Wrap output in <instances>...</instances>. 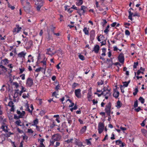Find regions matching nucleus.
<instances>
[{"label": "nucleus", "mask_w": 147, "mask_h": 147, "mask_svg": "<svg viewBox=\"0 0 147 147\" xmlns=\"http://www.w3.org/2000/svg\"><path fill=\"white\" fill-rule=\"evenodd\" d=\"M111 104L110 102H109L106 105L105 109V111L107 115L108 116L110 117L111 113Z\"/></svg>", "instance_id": "f257e3e1"}, {"label": "nucleus", "mask_w": 147, "mask_h": 147, "mask_svg": "<svg viewBox=\"0 0 147 147\" xmlns=\"http://www.w3.org/2000/svg\"><path fill=\"white\" fill-rule=\"evenodd\" d=\"M54 48V47L49 48L46 49V54L51 56H52L56 53L55 51H53Z\"/></svg>", "instance_id": "f03ea898"}, {"label": "nucleus", "mask_w": 147, "mask_h": 147, "mask_svg": "<svg viewBox=\"0 0 147 147\" xmlns=\"http://www.w3.org/2000/svg\"><path fill=\"white\" fill-rule=\"evenodd\" d=\"M33 84V80L31 78H28L26 80V85L28 87L30 88Z\"/></svg>", "instance_id": "7ed1b4c3"}, {"label": "nucleus", "mask_w": 147, "mask_h": 147, "mask_svg": "<svg viewBox=\"0 0 147 147\" xmlns=\"http://www.w3.org/2000/svg\"><path fill=\"white\" fill-rule=\"evenodd\" d=\"M105 128V125L103 123L100 122L98 124V132L99 134H101Z\"/></svg>", "instance_id": "20e7f679"}, {"label": "nucleus", "mask_w": 147, "mask_h": 147, "mask_svg": "<svg viewBox=\"0 0 147 147\" xmlns=\"http://www.w3.org/2000/svg\"><path fill=\"white\" fill-rule=\"evenodd\" d=\"M74 93L75 95L77 98H80L82 97L81 90L79 88L75 90L74 91Z\"/></svg>", "instance_id": "39448f33"}, {"label": "nucleus", "mask_w": 147, "mask_h": 147, "mask_svg": "<svg viewBox=\"0 0 147 147\" xmlns=\"http://www.w3.org/2000/svg\"><path fill=\"white\" fill-rule=\"evenodd\" d=\"M52 139L54 141H59L61 138V135L59 134H55L52 136Z\"/></svg>", "instance_id": "423d86ee"}, {"label": "nucleus", "mask_w": 147, "mask_h": 147, "mask_svg": "<svg viewBox=\"0 0 147 147\" xmlns=\"http://www.w3.org/2000/svg\"><path fill=\"white\" fill-rule=\"evenodd\" d=\"M16 27L15 28L13 31L14 34H15L18 33L22 28L21 27L19 26V25H16Z\"/></svg>", "instance_id": "0eeeda50"}, {"label": "nucleus", "mask_w": 147, "mask_h": 147, "mask_svg": "<svg viewBox=\"0 0 147 147\" xmlns=\"http://www.w3.org/2000/svg\"><path fill=\"white\" fill-rule=\"evenodd\" d=\"M118 59L119 62L121 63H123L124 61V55L123 53H121L118 57Z\"/></svg>", "instance_id": "6e6552de"}, {"label": "nucleus", "mask_w": 147, "mask_h": 147, "mask_svg": "<svg viewBox=\"0 0 147 147\" xmlns=\"http://www.w3.org/2000/svg\"><path fill=\"white\" fill-rule=\"evenodd\" d=\"M95 36V32L94 30H92L90 33V38L91 41H92L94 39Z\"/></svg>", "instance_id": "1a4fd4ad"}, {"label": "nucleus", "mask_w": 147, "mask_h": 147, "mask_svg": "<svg viewBox=\"0 0 147 147\" xmlns=\"http://www.w3.org/2000/svg\"><path fill=\"white\" fill-rule=\"evenodd\" d=\"M33 45V41L32 40H30L26 43V49H30Z\"/></svg>", "instance_id": "9d476101"}, {"label": "nucleus", "mask_w": 147, "mask_h": 147, "mask_svg": "<svg viewBox=\"0 0 147 147\" xmlns=\"http://www.w3.org/2000/svg\"><path fill=\"white\" fill-rule=\"evenodd\" d=\"M27 5L24 6V11L28 13L30 11V9L31 7L30 4V3L28 2H26Z\"/></svg>", "instance_id": "9b49d317"}, {"label": "nucleus", "mask_w": 147, "mask_h": 147, "mask_svg": "<svg viewBox=\"0 0 147 147\" xmlns=\"http://www.w3.org/2000/svg\"><path fill=\"white\" fill-rule=\"evenodd\" d=\"M103 89V90L102 92H104L103 95L105 96H110L111 93L110 90L108 89L107 88H105L104 87Z\"/></svg>", "instance_id": "f8f14e48"}, {"label": "nucleus", "mask_w": 147, "mask_h": 147, "mask_svg": "<svg viewBox=\"0 0 147 147\" xmlns=\"http://www.w3.org/2000/svg\"><path fill=\"white\" fill-rule=\"evenodd\" d=\"M75 144L79 147H81L83 146V144L79 140L76 138L75 139Z\"/></svg>", "instance_id": "ddd939ff"}, {"label": "nucleus", "mask_w": 147, "mask_h": 147, "mask_svg": "<svg viewBox=\"0 0 147 147\" xmlns=\"http://www.w3.org/2000/svg\"><path fill=\"white\" fill-rule=\"evenodd\" d=\"M26 54V53L24 51H22L18 53V57L20 58L23 57L25 58V56Z\"/></svg>", "instance_id": "4468645a"}, {"label": "nucleus", "mask_w": 147, "mask_h": 147, "mask_svg": "<svg viewBox=\"0 0 147 147\" xmlns=\"http://www.w3.org/2000/svg\"><path fill=\"white\" fill-rule=\"evenodd\" d=\"M46 69H45L42 67H40L36 69L35 70V71L36 72H38L40 71H41L42 73L45 74Z\"/></svg>", "instance_id": "2eb2a0df"}, {"label": "nucleus", "mask_w": 147, "mask_h": 147, "mask_svg": "<svg viewBox=\"0 0 147 147\" xmlns=\"http://www.w3.org/2000/svg\"><path fill=\"white\" fill-rule=\"evenodd\" d=\"M56 53H57L58 56L61 57H63L62 51L61 48H59V49L55 51Z\"/></svg>", "instance_id": "dca6fc26"}, {"label": "nucleus", "mask_w": 147, "mask_h": 147, "mask_svg": "<svg viewBox=\"0 0 147 147\" xmlns=\"http://www.w3.org/2000/svg\"><path fill=\"white\" fill-rule=\"evenodd\" d=\"M100 49L99 46L98 45H96L94 46L93 48V51L96 53H98Z\"/></svg>", "instance_id": "f3484780"}, {"label": "nucleus", "mask_w": 147, "mask_h": 147, "mask_svg": "<svg viewBox=\"0 0 147 147\" xmlns=\"http://www.w3.org/2000/svg\"><path fill=\"white\" fill-rule=\"evenodd\" d=\"M92 95L91 90L89 91L87 94V97L88 101H90L92 99Z\"/></svg>", "instance_id": "a211bd4d"}, {"label": "nucleus", "mask_w": 147, "mask_h": 147, "mask_svg": "<svg viewBox=\"0 0 147 147\" xmlns=\"http://www.w3.org/2000/svg\"><path fill=\"white\" fill-rule=\"evenodd\" d=\"M34 59H33V57H32L31 55H30L28 56V60L27 62V63L28 62L30 63L31 61L32 62H34Z\"/></svg>", "instance_id": "6ab92c4d"}, {"label": "nucleus", "mask_w": 147, "mask_h": 147, "mask_svg": "<svg viewBox=\"0 0 147 147\" xmlns=\"http://www.w3.org/2000/svg\"><path fill=\"white\" fill-rule=\"evenodd\" d=\"M47 60V58H44V59L43 61H41L40 62L41 63H43V68H44L45 69H46V60Z\"/></svg>", "instance_id": "aec40b11"}, {"label": "nucleus", "mask_w": 147, "mask_h": 147, "mask_svg": "<svg viewBox=\"0 0 147 147\" xmlns=\"http://www.w3.org/2000/svg\"><path fill=\"white\" fill-rule=\"evenodd\" d=\"M5 124L4 123L3 124ZM1 129H2L3 131H4V132H7V126L6 125H3L1 127Z\"/></svg>", "instance_id": "412c9836"}, {"label": "nucleus", "mask_w": 147, "mask_h": 147, "mask_svg": "<svg viewBox=\"0 0 147 147\" xmlns=\"http://www.w3.org/2000/svg\"><path fill=\"white\" fill-rule=\"evenodd\" d=\"M6 132L4 135L6 137H9L11 135L13 134V133H11V132H8L7 131V132Z\"/></svg>", "instance_id": "4be33fe9"}, {"label": "nucleus", "mask_w": 147, "mask_h": 147, "mask_svg": "<svg viewBox=\"0 0 147 147\" xmlns=\"http://www.w3.org/2000/svg\"><path fill=\"white\" fill-rule=\"evenodd\" d=\"M8 61L7 59L6 58L1 61V63L2 65H5L8 63Z\"/></svg>", "instance_id": "5701e85b"}, {"label": "nucleus", "mask_w": 147, "mask_h": 147, "mask_svg": "<svg viewBox=\"0 0 147 147\" xmlns=\"http://www.w3.org/2000/svg\"><path fill=\"white\" fill-rule=\"evenodd\" d=\"M83 30L85 34L88 35L89 31L87 27H84Z\"/></svg>", "instance_id": "b1692460"}, {"label": "nucleus", "mask_w": 147, "mask_h": 147, "mask_svg": "<svg viewBox=\"0 0 147 147\" xmlns=\"http://www.w3.org/2000/svg\"><path fill=\"white\" fill-rule=\"evenodd\" d=\"M122 104L121 102L118 100L117 103V105H116V107L118 108H120Z\"/></svg>", "instance_id": "393cba45"}, {"label": "nucleus", "mask_w": 147, "mask_h": 147, "mask_svg": "<svg viewBox=\"0 0 147 147\" xmlns=\"http://www.w3.org/2000/svg\"><path fill=\"white\" fill-rule=\"evenodd\" d=\"M83 3V0H78L76 3V5L78 6L81 5Z\"/></svg>", "instance_id": "a878e982"}, {"label": "nucleus", "mask_w": 147, "mask_h": 147, "mask_svg": "<svg viewBox=\"0 0 147 147\" xmlns=\"http://www.w3.org/2000/svg\"><path fill=\"white\" fill-rule=\"evenodd\" d=\"M38 123V120L37 119H36L35 120H34L33 121V123L32 124V126H35L36 125V127H37L38 126L37 125Z\"/></svg>", "instance_id": "bb28decb"}, {"label": "nucleus", "mask_w": 147, "mask_h": 147, "mask_svg": "<svg viewBox=\"0 0 147 147\" xmlns=\"http://www.w3.org/2000/svg\"><path fill=\"white\" fill-rule=\"evenodd\" d=\"M119 92L118 91L115 92L113 94V96L116 98H117L119 96Z\"/></svg>", "instance_id": "cd10ccee"}, {"label": "nucleus", "mask_w": 147, "mask_h": 147, "mask_svg": "<svg viewBox=\"0 0 147 147\" xmlns=\"http://www.w3.org/2000/svg\"><path fill=\"white\" fill-rule=\"evenodd\" d=\"M26 91V90L25 88L23 86H22L21 90L20 92L19 95L20 96H21L22 94L24 92Z\"/></svg>", "instance_id": "c85d7f7f"}, {"label": "nucleus", "mask_w": 147, "mask_h": 147, "mask_svg": "<svg viewBox=\"0 0 147 147\" xmlns=\"http://www.w3.org/2000/svg\"><path fill=\"white\" fill-rule=\"evenodd\" d=\"M45 140L44 139H41L40 140V147H45V146L43 143V142Z\"/></svg>", "instance_id": "c756f323"}, {"label": "nucleus", "mask_w": 147, "mask_h": 147, "mask_svg": "<svg viewBox=\"0 0 147 147\" xmlns=\"http://www.w3.org/2000/svg\"><path fill=\"white\" fill-rule=\"evenodd\" d=\"M138 100L142 104H144L145 102L144 99L141 96H140Z\"/></svg>", "instance_id": "7c9ffc66"}, {"label": "nucleus", "mask_w": 147, "mask_h": 147, "mask_svg": "<svg viewBox=\"0 0 147 147\" xmlns=\"http://www.w3.org/2000/svg\"><path fill=\"white\" fill-rule=\"evenodd\" d=\"M134 92H133V95L135 96L137 94L138 91V87H137L135 90H134Z\"/></svg>", "instance_id": "2f4dec72"}, {"label": "nucleus", "mask_w": 147, "mask_h": 147, "mask_svg": "<svg viewBox=\"0 0 147 147\" xmlns=\"http://www.w3.org/2000/svg\"><path fill=\"white\" fill-rule=\"evenodd\" d=\"M110 27V26L109 25H108L107 26L106 28L104 31V32L106 33V34L108 33L109 32V28Z\"/></svg>", "instance_id": "473e14b6"}, {"label": "nucleus", "mask_w": 147, "mask_h": 147, "mask_svg": "<svg viewBox=\"0 0 147 147\" xmlns=\"http://www.w3.org/2000/svg\"><path fill=\"white\" fill-rule=\"evenodd\" d=\"M79 84L78 83L74 82L72 85V88L73 89H75L76 87L78 86Z\"/></svg>", "instance_id": "72a5a7b5"}, {"label": "nucleus", "mask_w": 147, "mask_h": 147, "mask_svg": "<svg viewBox=\"0 0 147 147\" xmlns=\"http://www.w3.org/2000/svg\"><path fill=\"white\" fill-rule=\"evenodd\" d=\"M22 115H19L18 116H17L16 114L14 115V118L15 119H17L18 120L20 119V118H22Z\"/></svg>", "instance_id": "f704fd0d"}, {"label": "nucleus", "mask_w": 147, "mask_h": 147, "mask_svg": "<svg viewBox=\"0 0 147 147\" xmlns=\"http://www.w3.org/2000/svg\"><path fill=\"white\" fill-rule=\"evenodd\" d=\"M73 140V138H71L70 139H68L67 140H65V142H66L67 144H69L70 143H71Z\"/></svg>", "instance_id": "c9c22d12"}, {"label": "nucleus", "mask_w": 147, "mask_h": 147, "mask_svg": "<svg viewBox=\"0 0 147 147\" xmlns=\"http://www.w3.org/2000/svg\"><path fill=\"white\" fill-rule=\"evenodd\" d=\"M15 123L16 125H18V126H22V125H21L20 124L21 123V122L20 119H19L17 121H16L15 122Z\"/></svg>", "instance_id": "e433bc0d"}, {"label": "nucleus", "mask_w": 147, "mask_h": 147, "mask_svg": "<svg viewBox=\"0 0 147 147\" xmlns=\"http://www.w3.org/2000/svg\"><path fill=\"white\" fill-rule=\"evenodd\" d=\"M85 143H86V144L88 145H91V142L89 140L86 139L85 140Z\"/></svg>", "instance_id": "4c0bfd02"}, {"label": "nucleus", "mask_w": 147, "mask_h": 147, "mask_svg": "<svg viewBox=\"0 0 147 147\" xmlns=\"http://www.w3.org/2000/svg\"><path fill=\"white\" fill-rule=\"evenodd\" d=\"M86 129V126H84L82 127L81 130V132L82 133H84L85 132Z\"/></svg>", "instance_id": "58836bf2"}, {"label": "nucleus", "mask_w": 147, "mask_h": 147, "mask_svg": "<svg viewBox=\"0 0 147 147\" xmlns=\"http://www.w3.org/2000/svg\"><path fill=\"white\" fill-rule=\"evenodd\" d=\"M56 125L55 124V122L54 121H53L52 123L50 125V127L51 128H53Z\"/></svg>", "instance_id": "ea45409f"}, {"label": "nucleus", "mask_w": 147, "mask_h": 147, "mask_svg": "<svg viewBox=\"0 0 147 147\" xmlns=\"http://www.w3.org/2000/svg\"><path fill=\"white\" fill-rule=\"evenodd\" d=\"M78 57L80 59L82 60V61H84L85 60V58L84 56V55H81V54H80L78 55Z\"/></svg>", "instance_id": "a19ab883"}, {"label": "nucleus", "mask_w": 147, "mask_h": 147, "mask_svg": "<svg viewBox=\"0 0 147 147\" xmlns=\"http://www.w3.org/2000/svg\"><path fill=\"white\" fill-rule=\"evenodd\" d=\"M129 82L130 81H129L128 82H123V86L125 87H127L128 86V84H129Z\"/></svg>", "instance_id": "79ce46f5"}, {"label": "nucleus", "mask_w": 147, "mask_h": 147, "mask_svg": "<svg viewBox=\"0 0 147 147\" xmlns=\"http://www.w3.org/2000/svg\"><path fill=\"white\" fill-rule=\"evenodd\" d=\"M102 21L103 22H102L101 24L103 27H104L105 25L107 23V22L105 19H103Z\"/></svg>", "instance_id": "37998d69"}, {"label": "nucleus", "mask_w": 147, "mask_h": 147, "mask_svg": "<svg viewBox=\"0 0 147 147\" xmlns=\"http://www.w3.org/2000/svg\"><path fill=\"white\" fill-rule=\"evenodd\" d=\"M8 105L10 107H11L14 105V103L12 101H10L9 102Z\"/></svg>", "instance_id": "c03bdc74"}, {"label": "nucleus", "mask_w": 147, "mask_h": 147, "mask_svg": "<svg viewBox=\"0 0 147 147\" xmlns=\"http://www.w3.org/2000/svg\"><path fill=\"white\" fill-rule=\"evenodd\" d=\"M121 142L122 141L120 140H118L115 141L116 144L117 145H119Z\"/></svg>", "instance_id": "a18cd8bd"}, {"label": "nucleus", "mask_w": 147, "mask_h": 147, "mask_svg": "<svg viewBox=\"0 0 147 147\" xmlns=\"http://www.w3.org/2000/svg\"><path fill=\"white\" fill-rule=\"evenodd\" d=\"M37 5L42 7L43 5V2L42 1H39L38 2V3L37 4Z\"/></svg>", "instance_id": "49530a36"}, {"label": "nucleus", "mask_w": 147, "mask_h": 147, "mask_svg": "<svg viewBox=\"0 0 147 147\" xmlns=\"http://www.w3.org/2000/svg\"><path fill=\"white\" fill-rule=\"evenodd\" d=\"M58 95V94L57 93L56 91H54L53 92L52 94V96H54L55 98H57V96Z\"/></svg>", "instance_id": "de8ad7c7"}, {"label": "nucleus", "mask_w": 147, "mask_h": 147, "mask_svg": "<svg viewBox=\"0 0 147 147\" xmlns=\"http://www.w3.org/2000/svg\"><path fill=\"white\" fill-rule=\"evenodd\" d=\"M138 64V62L137 61L136 62H134L133 65V68L134 69H136L137 68V66Z\"/></svg>", "instance_id": "09e8293b"}, {"label": "nucleus", "mask_w": 147, "mask_h": 147, "mask_svg": "<svg viewBox=\"0 0 147 147\" xmlns=\"http://www.w3.org/2000/svg\"><path fill=\"white\" fill-rule=\"evenodd\" d=\"M25 69L24 67H23L22 68H20L19 70H20V72H19V74H21L23 73L24 71H25Z\"/></svg>", "instance_id": "8fccbe9b"}, {"label": "nucleus", "mask_w": 147, "mask_h": 147, "mask_svg": "<svg viewBox=\"0 0 147 147\" xmlns=\"http://www.w3.org/2000/svg\"><path fill=\"white\" fill-rule=\"evenodd\" d=\"M60 85L58 84L56 86L55 88V90L56 91H58L59 90V88L60 87Z\"/></svg>", "instance_id": "3c124183"}, {"label": "nucleus", "mask_w": 147, "mask_h": 147, "mask_svg": "<svg viewBox=\"0 0 147 147\" xmlns=\"http://www.w3.org/2000/svg\"><path fill=\"white\" fill-rule=\"evenodd\" d=\"M138 106V100H136L134 102V107L136 108Z\"/></svg>", "instance_id": "603ef678"}, {"label": "nucleus", "mask_w": 147, "mask_h": 147, "mask_svg": "<svg viewBox=\"0 0 147 147\" xmlns=\"http://www.w3.org/2000/svg\"><path fill=\"white\" fill-rule=\"evenodd\" d=\"M27 133L30 134H33V131L31 129H28Z\"/></svg>", "instance_id": "864d4df0"}, {"label": "nucleus", "mask_w": 147, "mask_h": 147, "mask_svg": "<svg viewBox=\"0 0 147 147\" xmlns=\"http://www.w3.org/2000/svg\"><path fill=\"white\" fill-rule=\"evenodd\" d=\"M6 37V36H4L3 37L2 36L1 34H0V40L3 41L5 40V38Z\"/></svg>", "instance_id": "5fc2aeb1"}, {"label": "nucleus", "mask_w": 147, "mask_h": 147, "mask_svg": "<svg viewBox=\"0 0 147 147\" xmlns=\"http://www.w3.org/2000/svg\"><path fill=\"white\" fill-rule=\"evenodd\" d=\"M86 11V10H84L83 11H82V12H80V11H79V15L80 16H81L82 15H84V13H85Z\"/></svg>", "instance_id": "6e6d98bb"}, {"label": "nucleus", "mask_w": 147, "mask_h": 147, "mask_svg": "<svg viewBox=\"0 0 147 147\" xmlns=\"http://www.w3.org/2000/svg\"><path fill=\"white\" fill-rule=\"evenodd\" d=\"M86 70L85 72V74H87L90 71V70L88 68H87L85 69L84 70L85 71V70Z\"/></svg>", "instance_id": "4d7b16f0"}, {"label": "nucleus", "mask_w": 147, "mask_h": 147, "mask_svg": "<svg viewBox=\"0 0 147 147\" xmlns=\"http://www.w3.org/2000/svg\"><path fill=\"white\" fill-rule=\"evenodd\" d=\"M25 75L24 74H23L20 75V77L21 78V79L22 80H24L25 79Z\"/></svg>", "instance_id": "13d9d810"}, {"label": "nucleus", "mask_w": 147, "mask_h": 147, "mask_svg": "<svg viewBox=\"0 0 147 147\" xmlns=\"http://www.w3.org/2000/svg\"><path fill=\"white\" fill-rule=\"evenodd\" d=\"M125 34L126 35L129 36L130 34V32L128 30H126L125 31Z\"/></svg>", "instance_id": "bf43d9fd"}, {"label": "nucleus", "mask_w": 147, "mask_h": 147, "mask_svg": "<svg viewBox=\"0 0 147 147\" xmlns=\"http://www.w3.org/2000/svg\"><path fill=\"white\" fill-rule=\"evenodd\" d=\"M134 110L136 112H138L140 110H141L142 109L140 107H138V108H135Z\"/></svg>", "instance_id": "052dcab7"}, {"label": "nucleus", "mask_w": 147, "mask_h": 147, "mask_svg": "<svg viewBox=\"0 0 147 147\" xmlns=\"http://www.w3.org/2000/svg\"><path fill=\"white\" fill-rule=\"evenodd\" d=\"M17 130L20 134H22L23 133V131L22 130L20 129L19 128H17Z\"/></svg>", "instance_id": "680f3d73"}, {"label": "nucleus", "mask_w": 147, "mask_h": 147, "mask_svg": "<svg viewBox=\"0 0 147 147\" xmlns=\"http://www.w3.org/2000/svg\"><path fill=\"white\" fill-rule=\"evenodd\" d=\"M27 95H26L25 94H23V96H22V97L24 99L28 97V93L27 94Z\"/></svg>", "instance_id": "e2e57ef3"}, {"label": "nucleus", "mask_w": 147, "mask_h": 147, "mask_svg": "<svg viewBox=\"0 0 147 147\" xmlns=\"http://www.w3.org/2000/svg\"><path fill=\"white\" fill-rule=\"evenodd\" d=\"M4 19L5 20L6 22H8L9 21V19L8 18V17H7V16H5L4 18Z\"/></svg>", "instance_id": "0e129e2a"}, {"label": "nucleus", "mask_w": 147, "mask_h": 147, "mask_svg": "<svg viewBox=\"0 0 147 147\" xmlns=\"http://www.w3.org/2000/svg\"><path fill=\"white\" fill-rule=\"evenodd\" d=\"M11 107V109H10V111L11 112H14L15 110L14 105Z\"/></svg>", "instance_id": "69168bd1"}, {"label": "nucleus", "mask_w": 147, "mask_h": 147, "mask_svg": "<svg viewBox=\"0 0 147 147\" xmlns=\"http://www.w3.org/2000/svg\"><path fill=\"white\" fill-rule=\"evenodd\" d=\"M71 9H73L76 10H77L78 11V8L77 7L75 6L74 5H73L71 8Z\"/></svg>", "instance_id": "338daca9"}, {"label": "nucleus", "mask_w": 147, "mask_h": 147, "mask_svg": "<svg viewBox=\"0 0 147 147\" xmlns=\"http://www.w3.org/2000/svg\"><path fill=\"white\" fill-rule=\"evenodd\" d=\"M103 84V81L101 80L98 82V85H102Z\"/></svg>", "instance_id": "774afa93"}]
</instances>
